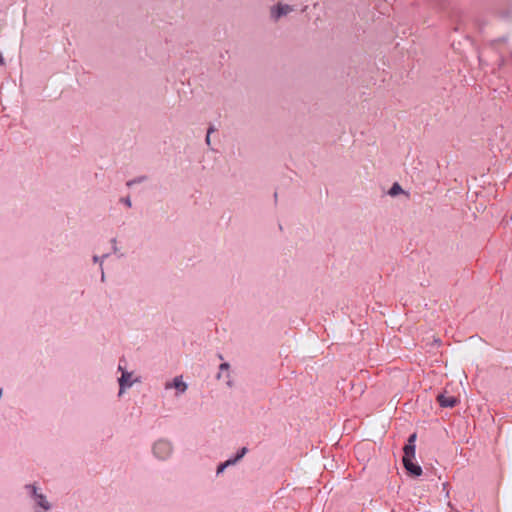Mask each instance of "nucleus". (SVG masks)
<instances>
[{
	"label": "nucleus",
	"instance_id": "1",
	"mask_svg": "<svg viewBox=\"0 0 512 512\" xmlns=\"http://www.w3.org/2000/svg\"><path fill=\"white\" fill-rule=\"evenodd\" d=\"M24 488L34 503V512H49L52 509V504L38 487L33 484H27Z\"/></svg>",
	"mask_w": 512,
	"mask_h": 512
},
{
	"label": "nucleus",
	"instance_id": "2",
	"mask_svg": "<svg viewBox=\"0 0 512 512\" xmlns=\"http://www.w3.org/2000/svg\"><path fill=\"white\" fill-rule=\"evenodd\" d=\"M173 450V444L171 441L164 438L156 440L152 445V454L160 461L168 460L171 457Z\"/></svg>",
	"mask_w": 512,
	"mask_h": 512
},
{
	"label": "nucleus",
	"instance_id": "3",
	"mask_svg": "<svg viewBox=\"0 0 512 512\" xmlns=\"http://www.w3.org/2000/svg\"><path fill=\"white\" fill-rule=\"evenodd\" d=\"M415 456H408L404 453L403 455V465L408 473L412 476H420L422 474V468L414 463Z\"/></svg>",
	"mask_w": 512,
	"mask_h": 512
},
{
	"label": "nucleus",
	"instance_id": "4",
	"mask_svg": "<svg viewBox=\"0 0 512 512\" xmlns=\"http://www.w3.org/2000/svg\"><path fill=\"white\" fill-rule=\"evenodd\" d=\"M293 11V7L288 4L278 3L276 6L271 8V17L274 21H277L282 16H285Z\"/></svg>",
	"mask_w": 512,
	"mask_h": 512
},
{
	"label": "nucleus",
	"instance_id": "5",
	"mask_svg": "<svg viewBox=\"0 0 512 512\" xmlns=\"http://www.w3.org/2000/svg\"><path fill=\"white\" fill-rule=\"evenodd\" d=\"M118 370L122 371V375L119 378V395H121L126 388H130L133 385L134 381L132 379V373L124 371L121 365L118 366Z\"/></svg>",
	"mask_w": 512,
	"mask_h": 512
},
{
	"label": "nucleus",
	"instance_id": "6",
	"mask_svg": "<svg viewBox=\"0 0 512 512\" xmlns=\"http://www.w3.org/2000/svg\"><path fill=\"white\" fill-rule=\"evenodd\" d=\"M176 389L177 395L183 394L187 390V384L182 380V376L175 377L171 382L165 383V389Z\"/></svg>",
	"mask_w": 512,
	"mask_h": 512
},
{
	"label": "nucleus",
	"instance_id": "7",
	"mask_svg": "<svg viewBox=\"0 0 512 512\" xmlns=\"http://www.w3.org/2000/svg\"><path fill=\"white\" fill-rule=\"evenodd\" d=\"M437 401L441 407L445 408H453L458 403V399L455 396H447L443 393L437 396Z\"/></svg>",
	"mask_w": 512,
	"mask_h": 512
},
{
	"label": "nucleus",
	"instance_id": "8",
	"mask_svg": "<svg viewBox=\"0 0 512 512\" xmlns=\"http://www.w3.org/2000/svg\"><path fill=\"white\" fill-rule=\"evenodd\" d=\"M229 368H230V365L228 363H222L219 366V372L217 374V379H221L222 377H225L227 379V382H226L227 386L232 387L233 383H232V380L230 377Z\"/></svg>",
	"mask_w": 512,
	"mask_h": 512
},
{
	"label": "nucleus",
	"instance_id": "9",
	"mask_svg": "<svg viewBox=\"0 0 512 512\" xmlns=\"http://www.w3.org/2000/svg\"><path fill=\"white\" fill-rule=\"evenodd\" d=\"M415 441H416V434L414 433L409 436L408 441L403 448V452L406 455L415 456Z\"/></svg>",
	"mask_w": 512,
	"mask_h": 512
},
{
	"label": "nucleus",
	"instance_id": "10",
	"mask_svg": "<svg viewBox=\"0 0 512 512\" xmlns=\"http://www.w3.org/2000/svg\"><path fill=\"white\" fill-rule=\"evenodd\" d=\"M248 449L243 447L234 458L228 459V464H236L239 460H241L244 455L247 453Z\"/></svg>",
	"mask_w": 512,
	"mask_h": 512
},
{
	"label": "nucleus",
	"instance_id": "11",
	"mask_svg": "<svg viewBox=\"0 0 512 512\" xmlns=\"http://www.w3.org/2000/svg\"><path fill=\"white\" fill-rule=\"evenodd\" d=\"M388 193L390 196H397L403 193V189L398 183H394Z\"/></svg>",
	"mask_w": 512,
	"mask_h": 512
},
{
	"label": "nucleus",
	"instance_id": "12",
	"mask_svg": "<svg viewBox=\"0 0 512 512\" xmlns=\"http://www.w3.org/2000/svg\"><path fill=\"white\" fill-rule=\"evenodd\" d=\"M107 256H108L107 254L103 255L101 258L98 256H94L93 261H94V263L100 262V267H102L103 259L106 258ZM101 271H103V268H101ZM102 280H104V272H102Z\"/></svg>",
	"mask_w": 512,
	"mask_h": 512
},
{
	"label": "nucleus",
	"instance_id": "13",
	"mask_svg": "<svg viewBox=\"0 0 512 512\" xmlns=\"http://www.w3.org/2000/svg\"><path fill=\"white\" fill-rule=\"evenodd\" d=\"M231 465H232V464H228V460H227V461H225L224 463L220 464V465L218 466V468H217V474L222 473V472L225 470V468H227L228 466H231Z\"/></svg>",
	"mask_w": 512,
	"mask_h": 512
},
{
	"label": "nucleus",
	"instance_id": "14",
	"mask_svg": "<svg viewBox=\"0 0 512 512\" xmlns=\"http://www.w3.org/2000/svg\"><path fill=\"white\" fill-rule=\"evenodd\" d=\"M213 131H214V127H212V126H211V127H209V129H208V131H207L206 139H205V141H206V143H207L208 145H210V134H211Z\"/></svg>",
	"mask_w": 512,
	"mask_h": 512
},
{
	"label": "nucleus",
	"instance_id": "15",
	"mask_svg": "<svg viewBox=\"0 0 512 512\" xmlns=\"http://www.w3.org/2000/svg\"><path fill=\"white\" fill-rule=\"evenodd\" d=\"M122 202L127 206V207H131L132 206V203H131V200L129 197H126L124 199H122Z\"/></svg>",
	"mask_w": 512,
	"mask_h": 512
},
{
	"label": "nucleus",
	"instance_id": "16",
	"mask_svg": "<svg viewBox=\"0 0 512 512\" xmlns=\"http://www.w3.org/2000/svg\"><path fill=\"white\" fill-rule=\"evenodd\" d=\"M112 243H113V250L116 251L117 250V247H116V240L115 239H112Z\"/></svg>",
	"mask_w": 512,
	"mask_h": 512
},
{
	"label": "nucleus",
	"instance_id": "17",
	"mask_svg": "<svg viewBox=\"0 0 512 512\" xmlns=\"http://www.w3.org/2000/svg\"><path fill=\"white\" fill-rule=\"evenodd\" d=\"M0 65H4V58L1 53H0Z\"/></svg>",
	"mask_w": 512,
	"mask_h": 512
}]
</instances>
